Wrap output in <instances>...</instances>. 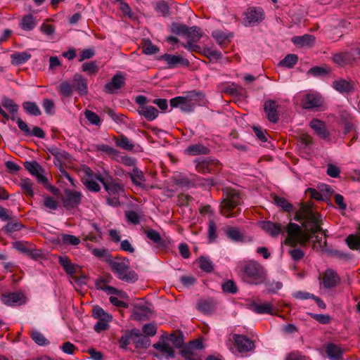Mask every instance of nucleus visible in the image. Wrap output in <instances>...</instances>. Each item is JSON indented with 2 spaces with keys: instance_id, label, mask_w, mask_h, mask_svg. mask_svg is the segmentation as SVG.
<instances>
[{
  "instance_id": "f257e3e1",
  "label": "nucleus",
  "mask_w": 360,
  "mask_h": 360,
  "mask_svg": "<svg viewBox=\"0 0 360 360\" xmlns=\"http://www.w3.org/2000/svg\"><path fill=\"white\" fill-rule=\"evenodd\" d=\"M287 236L285 244L293 248L288 251L294 261H299L304 256V252L296 247L300 245L304 246L312 237L309 233L302 231L301 226L297 224L290 222L285 227Z\"/></svg>"
},
{
  "instance_id": "f03ea898",
  "label": "nucleus",
  "mask_w": 360,
  "mask_h": 360,
  "mask_svg": "<svg viewBox=\"0 0 360 360\" xmlns=\"http://www.w3.org/2000/svg\"><path fill=\"white\" fill-rule=\"evenodd\" d=\"M236 271L241 279L248 284L257 285L265 282L266 270L255 260L238 263Z\"/></svg>"
},
{
  "instance_id": "7ed1b4c3",
  "label": "nucleus",
  "mask_w": 360,
  "mask_h": 360,
  "mask_svg": "<svg viewBox=\"0 0 360 360\" xmlns=\"http://www.w3.org/2000/svg\"><path fill=\"white\" fill-rule=\"evenodd\" d=\"M206 98L202 92L199 91H191L185 96H176L170 100V105L172 108H179L182 112H193L197 105H204Z\"/></svg>"
},
{
  "instance_id": "20e7f679",
  "label": "nucleus",
  "mask_w": 360,
  "mask_h": 360,
  "mask_svg": "<svg viewBox=\"0 0 360 360\" xmlns=\"http://www.w3.org/2000/svg\"><path fill=\"white\" fill-rule=\"evenodd\" d=\"M223 200L220 205V212L226 217H235L240 212L238 207L241 204L239 192L233 188H226L223 190Z\"/></svg>"
},
{
  "instance_id": "39448f33",
  "label": "nucleus",
  "mask_w": 360,
  "mask_h": 360,
  "mask_svg": "<svg viewBox=\"0 0 360 360\" xmlns=\"http://www.w3.org/2000/svg\"><path fill=\"white\" fill-rule=\"evenodd\" d=\"M112 271L117 277L127 283H134L138 280V275L130 270L129 261L126 258L116 257L108 261Z\"/></svg>"
},
{
  "instance_id": "423d86ee",
  "label": "nucleus",
  "mask_w": 360,
  "mask_h": 360,
  "mask_svg": "<svg viewBox=\"0 0 360 360\" xmlns=\"http://www.w3.org/2000/svg\"><path fill=\"white\" fill-rule=\"evenodd\" d=\"M95 179L103 184L105 190L110 196H120L124 192L123 186L108 174H105V175L96 174Z\"/></svg>"
},
{
  "instance_id": "0eeeda50",
  "label": "nucleus",
  "mask_w": 360,
  "mask_h": 360,
  "mask_svg": "<svg viewBox=\"0 0 360 360\" xmlns=\"http://www.w3.org/2000/svg\"><path fill=\"white\" fill-rule=\"evenodd\" d=\"M82 194L81 192L70 189H65V195L62 197L61 200L63 207L66 210L76 208L81 203Z\"/></svg>"
},
{
  "instance_id": "6e6552de",
  "label": "nucleus",
  "mask_w": 360,
  "mask_h": 360,
  "mask_svg": "<svg viewBox=\"0 0 360 360\" xmlns=\"http://www.w3.org/2000/svg\"><path fill=\"white\" fill-rule=\"evenodd\" d=\"M232 341L236 350L240 353L248 352L255 347L254 342L245 335L234 334Z\"/></svg>"
},
{
  "instance_id": "1a4fd4ad",
  "label": "nucleus",
  "mask_w": 360,
  "mask_h": 360,
  "mask_svg": "<svg viewBox=\"0 0 360 360\" xmlns=\"http://www.w3.org/2000/svg\"><path fill=\"white\" fill-rule=\"evenodd\" d=\"M25 168L33 176H34L37 181L42 184H46L48 182L47 178L43 174V169L41 166L36 161H26L23 163Z\"/></svg>"
},
{
  "instance_id": "9d476101",
  "label": "nucleus",
  "mask_w": 360,
  "mask_h": 360,
  "mask_svg": "<svg viewBox=\"0 0 360 360\" xmlns=\"http://www.w3.org/2000/svg\"><path fill=\"white\" fill-rule=\"evenodd\" d=\"M1 302L8 306H20L26 302V297L20 292L3 294L1 297Z\"/></svg>"
},
{
  "instance_id": "9b49d317",
  "label": "nucleus",
  "mask_w": 360,
  "mask_h": 360,
  "mask_svg": "<svg viewBox=\"0 0 360 360\" xmlns=\"http://www.w3.org/2000/svg\"><path fill=\"white\" fill-rule=\"evenodd\" d=\"M245 25H252L264 19V11L261 7H250L245 13Z\"/></svg>"
},
{
  "instance_id": "f8f14e48",
  "label": "nucleus",
  "mask_w": 360,
  "mask_h": 360,
  "mask_svg": "<svg viewBox=\"0 0 360 360\" xmlns=\"http://www.w3.org/2000/svg\"><path fill=\"white\" fill-rule=\"evenodd\" d=\"M124 77L121 74H116L112 77L111 81L104 86L103 91L107 94H113L124 86Z\"/></svg>"
},
{
  "instance_id": "ddd939ff",
  "label": "nucleus",
  "mask_w": 360,
  "mask_h": 360,
  "mask_svg": "<svg viewBox=\"0 0 360 360\" xmlns=\"http://www.w3.org/2000/svg\"><path fill=\"white\" fill-rule=\"evenodd\" d=\"M278 103L274 100H267L264 105V110L269 121L276 123L278 120Z\"/></svg>"
},
{
  "instance_id": "4468645a",
  "label": "nucleus",
  "mask_w": 360,
  "mask_h": 360,
  "mask_svg": "<svg viewBox=\"0 0 360 360\" xmlns=\"http://www.w3.org/2000/svg\"><path fill=\"white\" fill-rule=\"evenodd\" d=\"M196 308L204 314H212L216 310L217 301L210 297L200 299L197 303Z\"/></svg>"
},
{
  "instance_id": "2eb2a0df",
  "label": "nucleus",
  "mask_w": 360,
  "mask_h": 360,
  "mask_svg": "<svg viewBox=\"0 0 360 360\" xmlns=\"http://www.w3.org/2000/svg\"><path fill=\"white\" fill-rule=\"evenodd\" d=\"M127 174L130 177L134 185L141 188H147L143 172L137 167H134L132 170L128 172Z\"/></svg>"
},
{
  "instance_id": "dca6fc26",
  "label": "nucleus",
  "mask_w": 360,
  "mask_h": 360,
  "mask_svg": "<svg viewBox=\"0 0 360 360\" xmlns=\"http://www.w3.org/2000/svg\"><path fill=\"white\" fill-rule=\"evenodd\" d=\"M162 59L169 65L170 68L178 65L188 66L189 61L188 59L178 55H172L165 53L162 56Z\"/></svg>"
},
{
  "instance_id": "f3484780",
  "label": "nucleus",
  "mask_w": 360,
  "mask_h": 360,
  "mask_svg": "<svg viewBox=\"0 0 360 360\" xmlns=\"http://www.w3.org/2000/svg\"><path fill=\"white\" fill-rule=\"evenodd\" d=\"M259 224L262 230L272 237L278 236L283 233L282 226L279 224H275L270 221H262Z\"/></svg>"
},
{
  "instance_id": "a211bd4d",
  "label": "nucleus",
  "mask_w": 360,
  "mask_h": 360,
  "mask_svg": "<svg viewBox=\"0 0 360 360\" xmlns=\"http://www.w3.org/2000/svg\"><path fill=\"white\" fill-rule=\"evenodd\" d=\"M302 106L305 109H311L322 105L321 98L314 94H307L302 100Z\"/></svg>"
},
{
  "instance_id": "6ab92c4d",
  "label": "nucleus",
  "mask_w": 360,
  "mask_h": 360,
  "mask_svg": "<svg viewBox=\"0 0 360 360\" xmlns=\"http://www.w3.org/2000/svg\"><path fill=\"white\" fill-rule=\"evenodd\" d=\"M197 164L195 165L196 169L198 172L202 174H207L212 172L214 169V165L217 164L216 160H210L208 158H203L199 160H197Z\"/></svg>"
},
{
  "instance_id": "aec40b11",
  "label": "nucleus",
  "mask_w": 360,
  "mask_h": 360,
  "mask_svg": "<svg viewBox=\"0 0 360 360\" xmlns=\"http://www.w3.org/2000/svg\"><path fill=\"white\" fill-rule=\"evenodd\" d=\"M73 87L81 96L86 95L88 93L87 80L79 74L73 76Z\"/></svg>"
},
{
  "instance_id": "412c9836",
  "label": "nucleus",
  "mask_w": 360,
  "mask_h": 360,
  "mask_svg": "<svg viewBox=\"0 0 360 360\" xmlns=\"http://www.w3.org/2000/svg\"><path fill=\"white\" fill-rule=\"evenodd\" d=\"M340 281V278L335 271L333 269H328L326 271L323 278L325 288H333L337 285Z\"/></svg>"
},
{
  "instance_id": "4be33fe9",
  "label": "nucleus",
  "mask_w": 360,
  "mask_h": 360,
  "mask_svg": "<svg viewBox=\"0 0 360 360\" xmlns=\"http://www.w3.org/2000/svg\"><path fill=\"white\" fill-rule=\"evenodd\" d=\"M315 37L311 34H304L302 36H295L292 38V42L299 47H310L315 42Z\"/></svg>"
},
{
  "instance_id": "5701e85b",
  "label": "nucleus",
  "mask_w": 360,
  "mask_h": 360,
  "mask_svg": "<svg viewBox=\"0 0 360 360\" xmlns=\"http://www.w3.org/2000/svg\"><path fill=\"white\" fill-rule=\"evenodd\" d=\"M309 126L312 128L316 134L323 139H328L329 134L326 128L325 123L318 119H313Z\"/></svg>"
},
{
  "instance_id": "b1692460",
  "label": "nucleus",
  "mask_w": 360,
  "mask_h": 360,
  "mask_svg": "<svg viewBox=\"0 0 360 360\" xmlns=\"http://www.w3.org/2000/svg\"><path fill=\"white\" fill-rule=\"evenodd\" d=\"M354 58L349 52H340L333 54V60L340 66H344L352 63Z\"/></svg>"
},
{
  "instance_id": "393cba45",
  "label": "nucleus",
  "mask_w": 360,
  "mask_h": 360,
  "mask_svg": "<svg viewBox=\"0 0 360 360\" xmlns=\"http://www.w3.org/2000/svg\"><path fill=\"white\" fill-rule=\"evenodd\" d=\"M326 352L330 360H343V350L337 345L333 343L327 345Z\"/></svg>"
},
{
  "instance_id": "a878e982",
  "label": "nucleus",
  "mask_w": 360,
  "mask_h": 360,
  "mask_svg": "<svg viewBox=\"0 0 360 360\" xmlns=\"http://www.w3.org/2000/svg\"><path fill=\"white\" fill-rule=\"evenodd\" d=\"M147 238L153 241L158 248H166L167 242L163 239L160 234L155 230L150 229L145 231Z\"/></svg>"
},
{
  "instance_id": "bb28decb",
  "label": "nucleus",
  "mask_w": 360,
  "mask_h": 360,
  "mask_svg": "<svg viewBox=\"0 0 360 360\" xmlns=\"http://www.w3.org/2000/svg\"><path fill=\"white\" fill-rule=\"evenodd\" d=\"M137 112L141 116H143L148 121L154 120L159 115L158 110L151 105L141 107V109L137 110Z\"/></svg>"
},
{
  "instance_id": "cd10ccee",
  "label": "nucleus",
  "mask_w": 360,
  "mask_h": 360,
  "mask_svg": "<svg viewBox=\"0 0 360 360\" xmlns=\"http://www.w3.org/2000/svg\"><path fill=\"white\" fill-rule=\"evenodd\" d=\"M250 309L254 312L262 314H272L273 313V307L270 303H264L259 304L256 302H253L250 304Z\"/></svg>"
},
{
  "instance_id": "c85d7f7f",
  "label": "nucleus",
  "mask_w": 360,
  "mask_h": 360,
  "mask_svg": "<svg viewBox=\"0 0 360 360\" xmlns=\"http://www.w3.org/2000/svg\"><path fill=\"white\" fill-rule=\"evenodd\" d=\"M11 63L15 65H22L31 58V54L27 51L15 52L11 56Z\"/></svg>"
},
{
  "instance_id": "c756f323",
  "label": "nucleus",
  "mask_w": 360,
  "mask_h": 360,
  "mask_svg": "<svg viewBox=\"0 0 360 360\" xmlns=\"http://www.w3.org/2000/svg\"><path fill=\"white\" fill-rule=\"evenodd\" d=\"M19 25L23 30L31 31L36 27L37 21L32 15L27 14L22 18Z\"/></svg>"
},
{
  "instance_id": "7c9ffc66",
  "label": "nucleus",
  "mask_w": 360,
  "mask_h": 360,
  "mask_svg": "<svg viewBox=\"0 0 360 360\" xmlns=\"http://www.w3.org/2000/svg\"><path fill=\"white\" fill-rule=\"evenodd\" d=\"M185 37L188 39V41L198 42L202 37V32L201 29L197 26L188 27Z\"/></svg>"
},
{
  "instance_id": "2f4dec72",
  "label": "nucleus",
  "mask_w": 360,
  "mask_h": 360,
  "mask_svg": "<svg viewBox=\"0 0 360 360\" xmlns=\"http://www.w3.org/2000/svg\"><path fill=\"white\" fill-rule=\"evenodd\" d=\"M333 86L335 90L340 93H349L353 89L352 84L345 79H338L335 81Z\"/></svg>"
},
{
  "instance_id": "473e14b6",
  "label": "nucleus",
  "mask_w": 360,
  "mask_h": 360,
  "mask_svg": "<svg viewBox=\"0 0 360 360\" xmlns=\"http://www.w3.org/2000/svg\"><path fill=\"white\" fill-rule=\"evenodd\" d=\"M300 208L295 212V219L297 221H304L310 212L312 210L309 205L300 204Z\"/></svg>"
},
{
  "instance_id": "72a5a7b5",
  "label": "nucleus",
  "mask_w": 360,
  "mask_h": 360,
  "mask_svg": "<svg viewBox=\"0 0 360 360\" xmlns=\"http://www.w3.org/2000/svg\"><path fill=\"white\" fill-rule=\"evenodd\" d=\"M92 313L93 316L98 320L110 322L112 319V316L110 314L98 306H96L93 308Z\"/></svg>"
},
{
  "instance_id": "f704fd0d",
  "label": "nucleus",
  "mask_w": 360,
  "mask_h": 360,
  "mask_svg": "<svg viewBox=\"0 0 360 360\" xmlns=\"http://www.w3.org/2000/svg\"><path fill=\"white\" fill-rule=\"evenodd\" d=\"M57 90L60 95L63 97L68 98L72 96L74 87L73 85H71L69 82L65 81L58 86Z\"/></svg>"
},
{
  "instance_id": "c9c22d12",
  "label": "nucleus",
  "mask_w": 360,
  "mask_h": 360,
  "mask_svg": "<svg viewBox=\"0 0 360 360\" xmlns=\"http://www.w3.org/2000/svg\"><path fill=\"white\" fill-rule=\"evenodd\" d=\"M58 262L68 275L73 276L76 273L75 264L70 262L68 257H60Z\"/></svg>"
},
{
  "instance_id": "e433bc0d",
  "label": "nucleus",
  "mask_w": 360,
  "mask_h": 360,
  "mask_svg": "<svg viewBox=\"0 0 360 360\" xmlns=\"http://www.w3.org/2000/svg\"><path fill=\"white\" fill-rule=\"evenodd\" d=\"M274 203L280 207L284 212H290L294 210L293 205L285 198L275 195L274 197Z\"/></svg>"
},
{
  "instance_id": "4c0bfd02",
  "label": "nucleus",
  "mask_w": 360,
  "mask_h": 360,
  "mask_svg": "<svg viewBox=\"0 0 360 360\" xmlns=\"http://www.w3.org/2000/svg\"><path fill=\"white\" fill-rule=\"evenodd\" d=\"M185 151L188 155H197L200 154H207L209 149L202 144H193L187 147Z\"/></svg>"
},
{
  "instance_id": "58836bf2",
  "label": "nucleus",
  "mask_w": 360,
  "mask_h": 360,
  "mask_svg": "<svg viewBox=\"0 0 360 360\" xmlns=\"http://www.w3.org/2000/svg\"><path fill=\"white\" fill-rule=\"evenodd\" d=\"M153 347L158 349L162 354H166L168 357L174 356V350L168 343L157 342L153 345Z\"/></svg>"
},
{
  "instance_id": "ea45409f",
  "label": "nucleus",
  "mask_w": 360,
  "mask_h": 360,
  "mask_svg": "<svg viewBox=\"0 0 360 360\" xmlns=\"http://www.w3.org/2000/svg\"><path fill=\"white\" fill-rule=\"evenodd\" d=\"M22 108L27 113L32 115L39 116L41 113L39 108L34 102H24L22 103Z\"/></svg>"
},
{
  "instance_id": "a19ab883",
  "label": "nucleus",
  "mask_w": 360,
  "mask_h": 360,
  "mask_svg": "<svg viewBox=\"0 0 360 360\" xmlns=\"http://www.w3.org/2000/svg\"><path fill=\"white\" fill-rule=\"evenodd\" d=\"M19 185L25 195L30 197L34 195L33 183L30 179H22Z\"/></svg>"
},
{
  "instance_id": "79ce46f5",
  "label": "nucleus",
  "mask_w": 360,
  "mask_h": 360,
  "mask_svg": "<svg viewBox=\"0 0 360 360\" xmlns=\"http://www.w3.org/2000/svg\"><path fill=\"white\" fill-rule=\"evenodd\" d=\"M203 347L202 342L200 340L191 342L184 347L181 351L186 354H194L195 350L201 349Z\"/></svg>"
},
{
  "instance_id": "37998d69",
  "label": "nucleus",
  "mask_w": 360,
  "mask_h": 360,
  "mask_svg": "<svg viewBox=\"0 0 360 360\" xmlns=\"http://www.w3.org/2000/svg\"><path fill=\"white\" fill-rule=\"evenodd\" d=\"M298 60V57L296 54H288L285 58L279 62V65L288 68H292Z\"/></svg>"
},
{
  "instance_id": "c03bdc74",
  "label": "nucleus",
  "mask_w": 360,
  "mask_h": 360,
  "mask_svg": "<svg viewBox=\"0 0 360 360\" xmlns=\"http://www.w3.org/2000/svg\"><path fill=\"white\" fill-rule=\"evenodd\" d=\"M226 235L233 242L243 241L244 237L240 231L233 227H229L227 229Z\"/></svg>"
},
{
  "instance_id": "a18cd8bd",
  "label": "nucleus",
  "mask_w": 360,
  "mask_h": 360,
  "mask_svg": "<svg viewBox=\"0 0 360 360\" xmlns=\"http://www.w3.org/2000/svg\"><path fill=\"white\" fill-rule=\"evenodd\" d=\"M60 241L65 245L76 246L80 243V239L78 237L70 234H62Z\"/></svg>"
},
{
  "instance_id": "49530a36",
  "label": "nucleus",
  "mask_w": 360,
  "mask_h": 360,
  "mask_svg": "<svg viewBox=\"0 0 360 360\" xmlns=\"http://www.w3.org/2000/svg\"><path fill=\"white\" fill-rule=\"evenodd\" d=\"M2 105L6 108L11 114H17L18 111V105L14 101L7 97H4L1 100Z\"/></svg>"
},
{
  "instance_id": "de8ad7c7",
  "label": "nucleus",
  "mask_w": 360,
  "mask_h": 360,
  "mask_svg": "<svg viewBox=\"0 0 360 360\" xmlns=\"http://www.w3.org/2000/svg\"><path fill=\"white\" fill-rule=\"evenodd\" d=\"M116 144L127 150H131L134 147V144L124 135H122L119 139L116 140Z\"/></svg>"
},
{
  "instance_id": "09e8293b",
  "label": "nucleus",
  "mask_w": 360,
  "mask_h": 360,
  "mask_svg": "<svg viewBox=\"0 0 360 360\" xmlns=\"http://www.w3.org/2000/svg\"><path fill=\"white\" fill-rule=\"evenodd\" d=\"M96 150L103 152L113 157L117 156L119 151L106 144H98L95 146Z\"/></svg>"
},
{
  "instance_id": "8fccbe9b",
  "label": "nucleus",
  "mask_w": 360,
  "mask_h": 360,
  "mask_svg": "<svg viewBox=\"0 0 360 360\" xmlns=\"http://www.w3.org/2000/svg\"><path fill=\"white\" fill-rule=\"evenodd\" d=\"M83 184L90 191L98 192L101 189L99 184L91 178L82 179Z\"/></svg>"
},
{
  "instance_id": "3c124183",
  "label": "nucleus",
  "mask_w": 360,
  "mask_h": 360,
  "mask_svg": "<svg viewBox=\"0 0 360 360\" xmlns=\"http://www.w3.org/2000/svg\"><path fill=\"white\" fill-rule=\"evenodd\" d=\"M58 202L51 196H44L43 206L50 210H56L58 207Z\"/></svg>"
},
{
  "instance_id": "603ef678",
  "label": "nucleus",
  "mask_w": 360,
  "mask_h": 360,
  "mask_svg": "<svg viewBox=\"0 0 360 360\" xmlns=\"http://www.w3.org/2000/svg\"><path fill=\"white\" fill-rule=\"evenodd\" d=\"M30 336L32 339L36 342L37 345L40 346L46 345L49 343V341L45 338V337L40 332L34 330L30 333Z\"/></svg>"
},
{
  "instance_id": "864d4df0",
  "label": "nucleus",
  "mask_w": 360,
  "mask_h": 360,
  "mask_svg": "<svg viewBox=\"0 0 360 360\" xmlns=\"http://www.w3.org/2000/svg\"><path fill=\"white\" fill-rule=\"evenodd\" d=\"M263 283L265 285L267 290L271 292H276L277 290H280L283 286V284L281 282L275 281H269V280H267L266 277L265 279V282H264Z\"/></svg>"
},
{
  "instance_id": "5fc2aeb1",
  "label": "nucleus",
  "mask_w": 360,
  "mask_h": 360,
  "mask_svg": "<svg viewBox=\"0 0 360 360\" xmlns=\"http://www.w3.org/2000/svg\"><path fill=\"white\" fill-rule=\"evenodd\" d=\"M136 348L146 349L150 345V340L146 335H141L139 338L134 340Z\"/></svg>"
},
{
  "instance_id": "6e6d98bb",
  "label": "nucleus",
  "mask_w": 360,
  "mask_h": 360,
  "mask_svg": "<svg viewBox=\"0 0 360 360\" xmlns=\"http://www.w3.org/2000/svg\"><path fill=\"white\" fill-rule=\"evenodd\" d=\"M84 115L86 118L91 124L96 126H100L101 119L96 113L91 110H86L84 112Z\"/></svg>"
},
{
  "instance_id": "4d7b16f0",
  "label": "nucleus",
  "mask_w": 360,
  "mask_h": 360,
  "mask_svg": "<svg viewBox=\"0 0 360 360\" xmlns=\"http://www.w3.org/2000/svg\"><path fill=\"white\" fill-rule=\"evenodd\" d=\"M168 340L177 348L181 347L184 345V336L181 333L178 335L171 334L168 338Z\"/></svg>"
},
{
  "instance_id": "13d9d810",
  "label": "nucleus",
  "mask_w": 360,
  "mask_h": 360,
  "mask_svg": "<svg viewBox=\"0 0 360 360\" xmlns=\"http://www.w3.org/2000/svg\"><path fill=\"white\" fill-rule=\"evenodd\" d=\"M217 226L213 220H210L208 224V240L212 243L217 238Z\"/></svg>"
},
{
  "instance_id": "bf43d9fd",
  "label": "nucleus",
  "mask_w": 360,
  "mask_h": 360,
  "mask_svg": "<svg viewBox=\"0 0 360 360\" xmlns=\"http://www.w3.org/2000/svg\"><path fill=\"white\" fill-rule=\"evenodd\" d=\"M200 268L205 272L210 273L213 270V264L212 262L205 258V257H200Z\"/></svg>"
},
{
  "instance_id": "052dcab7",
  "label": "nucleus",
  "mask_w": 360,
  "mask_h": 360,
  "mask_svg": "<svg viewBox=\"0 0 360 360\" xmlns=\"http://www.w3.org/2000/svg\"><path fill=\"white\" fill-rule=\"evenodd\" d=\"M221 288L224 292L231 294H235L238 291L236 283L231 280H229L226 283H223Z\"/></svg>"
},
{
  "instance_id": "680f3d73",
  "label": "nucleus",
  "mask_w": 360,
  "mask_h": 360,
  "mask_svg": "<svg viewBox=\"0 0 360 360\" xmlns=\"http://www.w3.org/2000/svg\"><path fill=\"white\" fill-rule=\"evenodd\" d=\"M82 70L89 75L96 74L98 71L96 62L84 63L82 64Z\"/></svg>"
},
{
  "instance_id": "e2e57ef3",
  "label": "nucleus",
  "mask_w": 360,
  "mask_h": 360,
  "mask_svg": "<svg viewBox=\"0 0 360 360\" xmlns=\"http://www.w3.org/2000/svg\"><path fill=\"white\" fill-rule=\"evenodd\" d=\"M22 228V224L19 222H9L3 227V230L6 233H11L16 231H19Z\"/></svg>"
},
{
  "instance_id": "0e129e2a",
  "label": "nucleus",
  "mask_w": 360,
  "mask_h": 360,
  "mask_svg": "<svg viewBox=\"0 0 360 360\" xmlns=\"http://www.w3.org/2000/svg\"><path fill=\"white\" fill-rule=\"evenodd\" d=\"M42 106L47 114L53 115L55 113V105L52 100L44 98L42 102Z\"/></svg>"
},
{
  "instance_id": "69168bd1",
  "label": "nucleus",
  "mask_w": 360,
  "mask_h": 360,
  "mask_svg": "<svg viewBox=\"0 0 360 360\" xmlns=\"http://www.w3.org/2000/svg\"><path fill=\"white\" fill-rule=\"evenodd\" d=\"M155 10L163 16H167L169 14V8L167 4L165 1H160L156 4Z\"/></svg>"
},
{
  "instance_id": "338daca9",
  "label": "nucleus",
  "mask_w": 360,
  "mask_h": 360,
  "mask_svg": "<svg viewBox=\"0 0 360 360\" xmlns=\"http://www.w3.org/2000/svg\"><path fill=\"white\" fill-rule=\"evenodd\" d=\"M150 312V309L143 304H136L135 306L134 314L141 319L143 316H146Z\"/></svg>"
},
{
  "instance_id": "774afa93",
  "label": "nucleus",
  "mask_w": 360,
  "mask_h": 360,
  "mask_svg": "<svg viewBox=\"0 0 360 360\" xmlns=\"http://www.w3.org/2000/svg\"><path fill=\"white\" fill-rule=\"evenodd\" d=\"M142 330L146 336H154L157 332V326L155 323H147L143 326Z\"/></svg>"
}]
</instances>
